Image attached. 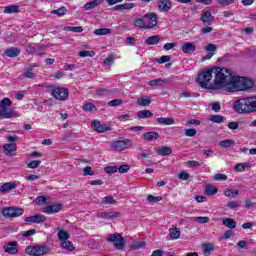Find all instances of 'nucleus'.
Instances as JSON below:
<instances>
[{"mask_svg":"<svg viewBox=\"0 0 256 256\" xmlns=\"http://www.w3.org/2000/svg\"><path fill=\"white\" fill-rule=\"evenodd\" d=\"M255 82L247 77L234 76L232 79V88L230 91L235 93V91H247L248 89H253Z\"/></svg>","mask_w":256,"mask_h":256,"instance_id":"obj_3","label":"nucleus"},{"mask_svg":"<svg viewBox=\"0 0 256 256\" xmlns=\"http://www.w3.org/2000/svg\"><path fill=\"white\" fill-rule=\"evenodd\" d=\"M184 135L186 137H195V135H197V130L195 128H188L185 130Z\"/></svg>","mask_w":256,"mask_h":256,"instance_id":"obj_55","label":"nucleus"},{"mask_svg":"<svg viewBox=\"0 0 256 256\" xmlns=\"http://www.w3.org/2000/svg\"><path fill=\"white\" fill-rule=\"evenodd\" d=\"M115 61V53H109L108 57L104 59L103 63L106 67H111Z\"/></svg>","mask_w":256,"mask_h":256,"instance_id":"obj_40","label":"nucleus"},{"mask_svg":"<svg viewBox=\"0 0 256 256\" xmlns=\"http://www.w3.org/2000/svg\"><path fill=\"white\" fill-rule=\"evenodd\" d=\"M233 72L229 68L217 67L215 69V79L213 84V89H232L233 87Z\"/></svg>","mask_w":256,"mask_h":256,"instance_id":"obj_1","label":"nucleus"},{"mask_svg":"<svg viewBox=\"0 0 256 256\" xmlns=\"http://www.w3.org/2000/svg\"><path fill=\"white\" fill-rule=\"evenodd\" d=\"M184 55H193L197 51V46L193 42H186L181 45Z\"/></svg>","mask_w":256,"mask_h":256,"instance_id":"obj_14","label":"nucleus"},{"mask_svg":"<svg viewBox=\"0 0 256 256\" xmlns=\"http://www.w3.org/2000/svg\"><path fill=\"white\" fill-rule=\"evenodd\" d=\"M82 109L85 112H91L93 109H95V105L91 102H87L82 106Z\"/></svg>","mask_w":256,"mask_h":256,"instance_id":"obj_53","label":"nucleus"},{"mask_svg":"<svg viewBox=\"0 0 256 256\" xmlns=\"http://www.w3.org/2000/svg\"><path fill=\"white\" fill-rule=\"evenodd\" d=\"M51 197L49 196H38L35 199V203L36 205H45V203H47V201H50Z\"/></svg>","mask_w":256,"mask_h":256,"instance_id":"obj_42","label":"nucleus"},{"mask_svg":"<svg viewBox=\"0 0 256 256\" xmlns=\"http://www.w3.org/2000/svg\"><path fill=\"white\" fill-rule=\"evenodd\" d=\"M60 247L62 249H66V251H75V246L73 245V242L69 240H65L64 242H60Z\"/></svg>","mask_w":256,"mask_h":256,"instance_id":"obj_32","label":"nucleus"},{"mask_svg":"<svg viewBox=\"0 0 256 256\" xmlns=\"http://www.w3.org/2000/svg\"><path fill=\"white\" fill-rule=\"evenodd\" d=\"M79 57L85 58V57H95V51H80L78 53Z\"/></svg>","mask_w":256,"mask_h":256,"instance_id":"obj_51","label":"nucleus"},{"mask_svg":"<svg viewBox=\"0 0 256 256\" xmlns=\"http://www.w3.org/2000/svg\"><path fill=\"white\" fill-rule=\"evenodd\" d=\"M11 105H13V102L9 98H3L0 101V119H13L17 115Z\"/></svg>","mask_w":256,"mask_h":256,"instance_id":"obj_4","label":"nucleus"},{"mask_svg":"<svg viewBox=\"0 0 256 256\" xmlns=\"http://www.w3.org/2000/svg\"><path fill=\"white\" fill-rule=\"evenodd\" d=\"M234 110L236 113H251V97L237 100L234 104Z\"/></svg>","mask_w":256,"mask_h":256,"instance_id":"obj_6","label":"nucleus"},{"mask_svg":"<svg viewBox=\"0 0 256 256\" xmlns=\"http://www.w3.org/2000/svg\"><path fill=\"white\" fill-rule=\"evenodd\" d=\"M101 3H103V0H92L84 5V9L91 11V9H95L98 5H101Z\"/></svg>","mask_w":256,"mask_h":256,"instance_id":"obj_26","label":"nucleus"},{"mask_svg":"<svg viewBox=\"0 0 256 256\" xmlns=\"http://www.w3.org/2000/svg\"><path fill=\"white\" fill-rule=\"evenodd\" d=\"M249 167H251V163L249 162L239 163L235 165L234 171H236V173H243V171H245V169H249Z\"/></svg>","mask_w":256,"mask_h":256,"instance_id":"obj_29","label":"nucleus"},{"mask_svg":"<svg viewBox=\"0 0 256 256\" xmlns=\"http://www.w3.org/2000/svg\"><path fill=\"white\" fill-rule=\"evenodd\" d=\"M173 7V2L171 0H160L158 1V9L161 13H167L171 11Z\"/></svg>","mask_w":256,"mask_h":256,"instance_id":"obj_17","label":"nucleus"},{"mask_svg":"<svg viewBox=\"0 0 256 256\" xmlns=\"http://www.w3.org/2000/svg\"><path fill=\"white\" fill-rule=\"evenodd\" d=\"M23 213H25V210H23L22 208L13 207V215H16V216H14V218L21 217V215H23Z\"/></svg>","mask_w":256,"mask_h":256,"instance_id":"obj_63","label":"nucleus"},{"mask_svg":"<svg viewBox=\"0 0 256 256\" xmlns=\"http://www.w3.org/2000/svg\"><path fill=\"white\" fill-rule=\"evenodd\" d=\"M58 239L63 243L64 241L69 240V232L65 231L64 229L59 230L58 232Z\"/></svg>","mask_w":256,"mask_h":256,"instance_id":"obj_38","label":"nucleus"},{"mask_svg":"<svg viewBox=\"0 0 256 256\" xmlns=\"http://www.w3.org/2000/svg\"><path fill=\"white\" fill-rule=\"evenodd\" d=\"M210 121L212 123H223V121H225V118L221 115H212L210 116Z\"/></svg>","mask_w":256,"mask_h":256,"instance_id":"obj_48","label":"nucleus"},{"mask_svg":"<svg viewBox=\"0 0 256 256\" xmlns=\"http://www.w3.org/2000/svg\"><path fill=\"white\" fill-rule=\"evenodd\" d=\"M52 97L57 101H66L69 98V90L63 87H54L51 92Z\"/></svg>","mask_w":256,"mask_h":256,"instance_id":"obj_9","label":"nucleus"},{"mask_svg":"<svg viewBox=\"0 0 256 256\" xmlns=\"http://www.w3.org/2000/svg\"><path fill=\"white\" fill-rule=\"evenodd\" d=\"M157 155H161V157H167L173 153V149L168 146L160 147L156 149Z\"/></svg>","mask_w":256,"mask_h":256,"instance_id":"obj_22","label":"nucleus"},{"mask_svg":"<svg viewBox=\"0 0 256 256\" xmlns=\"http://www.w3.org/2000/svg\"><path fill=\"white\" fill-rule=\"evenodd\" d=\"M3 217H6V219H14L15 218V214H13V207H7L2 209L1 211Z\"/></svg>","mask_w":256,"mask_h":256,"instance_id":"obj_30","label":"nucleus"},{"mask_svg":"<svg viewBox=\"0 0 256 256\" xmlns=\"http://www.w3.org/2000/svg\"><path fill=\"white\" fill-rule=\"evenodd\" d=\"M60 211H63V204L61 203L47 205L42 209V213L46 215H55V213H60Z\"/></svg>","mask_w":256,"mask_h":256,"instance_id":"obj_11","label":"nucleus"},{"mask_svg":"<svg viewBox=\"0 0 256 256\" xmlns=\"http://www.w3.org/2000/svg\"><path fill=\"white\" fill-rule=\"evenodd\" d=\"M138 119H150V117H153V112L150 110H140L137 113Z\"/></svg>","mask_w":256,"mask_h":256,"instance_id":"obj_31","label":"nucleus"},{"mask_svg":"<svg viewBox=\"0 0 256 256\" xmlns=\"http://www.w3.org/2000/svg\"><path fill=\"white\" fill-rule=\"evenodd\" d=\"M220 147L223 149H227L229 147H233L235 145V142L231 139L222 140L219 142Z\"/></svg>","mask_w":256,"mask_h":256,"instance_id":"obj_39","label":"nucleus"},{"mask_svg":"<svg viewBox=\"0 0 256 256\" xmlns=\"http://www.w3.org/2000/svg\"><path fill=\"white\" fill-rule=\"evenodd\" d=\"M226 207H227L226 209H232V210L239 209V202L230 201L227 203Z\"/></svg>","mask_w":256,"mask_h":256,"instance_id":"obj_59","label":"nucleus"},{"mask_svg":"<svg viewBox=\"0 0 256 256\" xmlns=\"http://www.w3.org/2000/svg\"><path fill=\"white\" fill-rule=\"evenodd\" d=\"M63 31H72L73 33H83V27L81 26H67L64 27Z\"/></svg>","mask_w":256,"mask_h":256,"instance_id":"obj_45","label":"nucleus"},{"mask_svg":"<svg viewBox=\"0 0 256 256\" xmlns=\"http://www.w3.org/2000/svg\"><path fill=\"white\" fill-rule=\"evenodd\" d=\"M26 223H43L45 222V217L43 214H36L34 216H29L24 219Z\"/></svg>","mask_w":256,"mask_h":256,"instance_id":"obj_19","label":"nucleus"},{"mask_svg":"<svg viewBox=\"0 0 256 256\" xmlns=\"http://www.w3.org/2000/svg\"><path fill=\"white\" fill-rule=\"evenodd\" d=\"M165 83V80L163 79H154V80H150L148 85H150V87H157V86H161V85H164Z\"/></svg>","mask_w":256,"mask_h":256,"instance_id":"obj_47","label":"nucleus"},{"mask_svg":"<svg viewBox=\"0 0 256 256\" xmlns=\"http://www.w3.org/2000/svg\"><path fill=\"white\" fill-rule=\"evenodd\" d=\"M256 112V97H250V113Z\"/></svg>","mask_w":256,"mask_h":256,"instance_id":"obj_60","label":"nucleus"},{"mask_svg":"<svg viewBox=\"0 0 256 256\" xmlns=\"http://www.w3.org/2000/svg\"><path fill=\"white\" fill-rule=\"evenodd\" d=\"M200 20L202 21L203 25L209 26L213 24L215 17H213V14H211V11L206 10L202 12Z\"/></svg>","mask_w":256,"mask_h":256,"instance_id":"obj_16","label":"nucleus"},{"mask_svg":"<svg viewBox=\"0 0 256 256\" xmlns=\"http://www.w3.org/2000/svg\"><path fill=\"white\" fill-rule=\"evenodd\" d=\"M213 79V69H207L200 73L196 78V83L202 87V89H207L209 86V81Z\"/></svg>","mask_w":256,"mask_h":256,"instance_id":"obj_5","label":"nucleus"},{"mask_svg":"<svg viewBox=\"0 0 256 256\" xmlns=\"http://www.w3.org/2000/svg\"><path fill=\"white\" fill-rule=\"evenodd\" d=\"M4 13L11 15V13H19V5H10L4 8Z\"/></svg>","mask_w":256,"mask_h":256,"instance_id":"obj_37","label":"nucleus"},{"mask_svg":"<svg viewBox=\"0 0 256 256\" xmlns=\"http://www.w3.org/2000/svg\"><path fill=\"white\" fill-rule=\"evenodd\" d=\"M214 247H213V244L211 243H207V244H204L203 245V253L205 256H209L211 255V252L214 251Z\"/></svg>","mask_w":256,"mask_h":256,"instance_id":"obj_43","label":"nucleus"},{"mask_svg":"<svg viewBox=\"0 0 256 256\" xmlns=\"http://www.w3.org/2000/svg\"><path fill=\"white\" fill-rule=\"evenodd\" d=\"M26 52H28L30 55L34 53L36 54V57H45L46 55L45 46L41 45H30L26 48Z\"/></svg>","mask_w":256,"mask_h":256,"instance_id":"obj_12","label":"nucleus"},{"mask_svg":"<svg viewBox=\"0 0 256 256\" xmlns=\"http://www.w3.org/2000/svg\"><path fill=\"white\" fill-rule=\"evenodd\" d=\"M158 21L159 16L157 14L149 13L134 20V25L139 29H153V27H157Z\"/></svg>","mask_w":256,"mask_h":256,"instance_id":"obj_2","label":"nucleus"},{"mask_svg":"<svg viewBox=\"0 0 256 256\" xmlns=\"http://www.w3.org/2000/svg\"><path fill=\"white\" fill-rule=\"evenodd\" d=\"M4 55L10 58L19 57L21 55V49L17 47L8 48L4 51Z\"/></svg>","mask_w":256,"mask_h":256,"instance_id":"obj_20","label":"nucleus"},{"mask_svg":"<svg viewBox=\"0 0 256 256\" xmlns=\"http://www.w3.org/2000/svg\"><path fill=\"white\" fill-rule=\"evenodd\" d=\"M204 193L208 197H211L212 195H217V193H219V190L217 189V187H215L211 184H208V185H206V187L204 189Z\"/></svg>","mask_w":256,"mask_h":256,"instance_id":"obj_25","label":"nucleus"},{"mask_svg":"<svg viewBox=\"0 0 256 256\" xmlns=\"http://www.w3.org/2000/svg\"><path fill=\"white\" fill-rule=\"evenodd\" d=\"M105 173L112 175L113 173L119 172L118 166H108L104 168Z\"/></svg>","mask_w":256,"mask_h":256,"instance_id":"obj_52","label":"nucleus"},{"mask_svg":"<svg viewBox=\"0 0 256 256\" xmlns=\"http://www.w3.org/2000/svg\"><path fill=\"white\" fill-rule=\"evenodd\" d=\"M131 166L129 164H122L118 167V173H129Z\"/></svg>","mask_w":256,"mask_h":256,"instance_id":"obj_54","label":"nucleus"},{"mask_svg":"<svg viewBox=\"0 0 256 256\" xmlns=\"http://www.w3.org/2000/svg\"><path fill=\"white\" fill-rule=\"evenodd\" d=\"M49 251H51V249L47 245L28 246L25 249V252L27 253V255H31V256L47 255Z\"/></svg>","mask_w":256,"mask_h":256,"instance_id":"obj_7","label":"nucleus"},{"mask_svg":"<svg viewBox=\"0 0 256 256\" xmlns=\"http://www.w3.org/2000/svg\"><path fill=\"white\" fill-rule=\"evenodd\" d=\"M223 225L228 227V229H235L237 227V222L233 218H225L223 220Z\"/></svg>","mask_w":256,"mask_h":256,"instance_id":"obj_34","label":"nucleus"},{"mask_svg":"<svg viewBox=\"0 0 256 256\" xmlns=\"http://www.w3.org/2000/svg\"><path fill=\"white\" fill-rule=\"evenodd\" d=\"M169 233L170 239H172V241H175L181 237V230L179 228H172L169 230Z\"/></svg>","mask_w":256,"mask_h":256,"instance_id":"obj_35","label":"nucleus"},{"mask_svg":"<svg viewBox=\"0 0 256 256\" xmlns=\"http://www.w3.org/2000/svg\"><path fill=\"white\" fill-rule=\"evenodd\" d=\"M118 105H123V100L114 99V100L108 102L109 107H118Z\"/></svg>","mask_w":256,"mask_h":256,"instance_id":"obj_61","label":"nucleus"},{"mask_svg":"<svg viewBox=\"0 0 256 256\" xmlns=\"http://www.w3.org/2000/svg\"><path fill=\"white\" fill-rule=\"evenodd\" d=\"M13 189H17V183L5 182L0 186V193H9V191H13Z\"/></svg>","mask_w":256,"mask_h":256,"instance_id":"obj_18","label":"nucleus"},{"mask_svg":"<svg viewBox=\"0 0 256 256\" xmlns=\"http://www.w3.org/2000/svg\"><path fill=\"white\" fill-rule=\"evenodd\" d=\"M41 165V160H33L28 163L27 167L28 169H37Z\"/></svg>","mask_w":256,"mask_h":256,"instance_id":"obj_56","label":"nucleus"},{"mask_svg":"<svg viewBox=\"0 0 256 256\" xmlns=\"http://www.w3.org/2000/svg\"><path fill=\"white\" fill-rule=\"evenodd\" d=\"M69 10L67 9V7L62 6L60 8H58L57 10H52L51 11V15H57L58 17H63V15H66V13Z\"/></svg>","mask_w":256,"mask_h":256,"instance_id":"obj_36","label":"nucleus"},{"mask_svg":"<svg viewBox=\"0 0 256 256\" xmlns=\"http://www.w3.org/2000/svg\"><path fill=\"white\" fill-rule=\"evenodd\" d=\"M4 155L7 157H13L17 153V144L15 143H6L3 145Z\"/></svg>","mask_w":256,"mask_h":256,"instance_id":"obj_13","label":"nucleus"},{"mask_svg":"<svg viewBox=\"0 0 256 256\" xmlns=\"http://www.w3.org/2000/svg\"><path fill=\"white\" fill-rule=\"evenodd\" d=\"M103 205H115V198L113 196H106L102 199Z\"/></svg>","mask_w":256,"mask_h":256,"instance_id":"obj_49","label":"nucleus"},{"mask_svg":"<svg viewBox=\"0 0 256 256\" xmlns=\"http://www.w3.org/2000/svg\"><path fill=\"white\" fill-rule=\"evenodd\" d=\"M136 105H140L141 107H149V105H151V98L148 96L137 98Z\"/></svg>","mask_w":256,"mask_h":256,"instance_id":"obj_24","label":"nucleus"},{"mask_svg":"<svg viewBox=\"0 0 256 256\" xmlns=\"http://www.w3.org/2000/svg\"><path fill=\"white\" fill-rule=\"evenodd\" d=\"M120 215H121V213H119L117 211L101 212L100 213V217H102V219H117V218H119Z\"/></svg>","mask_w":256,"mask_h":256,"instance_id":"obj_23","label":"nucleus"},{"mask_svg":"<svg viewBox=\"0 0 256 256\" xmlns=\"http://www.w3.org/2000/svg\"><path fill=\"white\" fill-rule=\"evenodd\" d=\"M169 61H171V56L164 55L157 60V63H159L160 65H163V63H169Z\"/></svg>","mask_w":256,"mask_h":256,"instance_id":"obj_58","label":"nucleus"},{"mask_svg":"<svg viewBox=\"0 0 256 256\" xmlns=\"http://www.w3.org/2000/svg\"><path fill=\"white\" fill-rule=\"evenodd\" d=\"M147 200L149 201V203H159V201H163V197L148 195Z\"/></svg>","mask_w":256,"mask_h":256,"instance_id":"obj_50","label":"nucleus"},{"mask_svg":"<svg viewBox=\"0 0 256 256\" xmlns=\"http://www.w3.org/2000/svg\"><path fill=\"white\" fill-rule=\"evenodd\" d=\"M194 221H196V223H200V224L209 223V217H207V216H198V217L194 218Z\"/></svg>","mask_w":256,"mask_h":256,"instance_id":"obj_57","label":"nucleus"},{"mask_svg":"<svg viewBox=\"0 0 256 256\" xmlns=\"http://www.w3.org/2000/svg\"><path fill=\"white\" fill-rule=\"evenodd\" d=\"M144 141H153L159 139V133L157 132H146L143 134Z\"/></svg>","mask_w":256,"mask_h":256,"instance_id":"obj_27","label":"nucleus"},{"mask_svg":"<svg viewBox=\"0 0 256 256\" xmlns=\"http://www.w3.org/2000/svg\"><path fill=\"white\" fill-rule=\"evenodd\" d=\"M159 125H173L175 123L174 118L160 117L157 119Z\"/></svg>","mask_w":256,"mask_h":256,"instance_id":"obj_33","label":"nucleus"},{"mask_svg":"<svg viewBox=\"0 0 256 256\" xmlns=\"http://www.w3.org/2000/svg\"><path fill=\"white\" fill-rule=\"evenodd\" d=\"M109 33H111L110 28H100L94 31V35H96V37H100L101 35H109Z\"/></svg>","mask_w":256,"mask_h":256,"instance_id":"obj_41","label":"nucleus"},{"mask_svg":"<svg viewBox=\"0 0 256 256\" xmlns=\"http://www.w3.org/2000/svg\"><path fill=\"white\" fill-rule=\"evenodd\" d=\"M96 95L98 97H109V95H111V91H109L107 88H99L96 91Z\"/></svg>","mask_w":256,"mask_h":256,"instance_id":"obj_44","label":"nucleus"},{"mask_svg":"<svg viewBox=\"0 0 256 256\" xmlns=\"http://www.w3.org/2000/svg\"><path fill=\"white\" fill-rule=\"evenodd\" d=\"M5 253H8L9 255H16V253H19V250L17 249V242H11L4 248Z\"/></svg>","mask_w":256,"mask_h":256,"instance_id":"obj_21","label":"nucleus"},{"mask_svg":"<svg viewBox=\"0 0 256 256\" xmlns=\"http://www.w3.org/2000/svg\"><path fill=\"white\" fill-rule=\"evenodd\" d=\"M106 241L108 243H112L115 249H117L118 251H123V249H125V239L123 238V236H121V234H110L108 235Z\"/></svg>","mask_w":256,"mask_h":256,"instance_id":"obj_8","label":"nucleus"},{"mask_svg":"<svg viewBox=\"0 0 256 256\" xmlns=\"http://www.w3.org/2000/svg\"><path fill=\"white\" fill-rule=\"evenodd\" d=\"M177 47L176 43L170 42V43H165L163 46L164 51H171V49H175Z\"/></svg>","mask_w":256,"mask_h":256,"instance_id":"obj_62","label":"nucleus"},{"mask_svg":"<svg viewBox=\"0 0 256 256\" xmlns=\"http://www.w3.org/2000/svg\"><path fill=\"white\" fill-rule=\"evenodd\" d=\"M225 197H229L230 199H233L236 197V195H239V190L235 189H228L224 192Z\"/></svg>","mask_w":256,"mask_h":256,"instance_id":"obj_46","label":"nucleus"},{"mask_svg":"<svg viewBox=\"0 0 256 256\" xmlns=\"http://www.w3.org/2000/svg\"><path fill=\"white\" fill-rule=\"evenodd\" d=\"M114 151H125V149H131L133 147V142L131 139L118 140L111 145Z\"/></svg>","mask_w":256,"mask_h":256,"instance_id":"obj_10","label":"nucleus"},{"mask_svg":"<svg viewBox=\"0 0 256 256\" xmlns=\"http://www.w3.org/2000/svg\"><path fill=\"white\" fill-rule=\"evenodd\" d=\"M159 41H161V37L159 35H153L148 37L145 40L146 45H158Z\"/></svg>","mask_w":256,"mask_h":256,"instance_id":"obj_28","label":"nucleus"},{"mask_svg":"<svg viewBox=\"0 0 256 256\" xmlns=\"http://www.w3.org/2000/svg\"><path fill=\"white\" fill-rule=\"evenodd\" d=\"M23 77H25V79H35V73H33V71H26L23 72Z\"/></svg>","mask_w":256,"mask_h":256,"instance_id":"obj_64","label":"nucleus"},{"mask_svg":"<svg viewBox=\"0 0 256 256\" xmlns=\"http://www.w3.org/2000/svg\"><path fill=\"white\" fill-rule=\"evenodd\" d=\"M92 129L97 131V133H107V131H111V126L101 124L100 121L94 120L92 121Z\"/></svg>","mask_w":256,"mask_h":256,"instance_id":"obj_15","label":"nucleus"}]
</instances>
